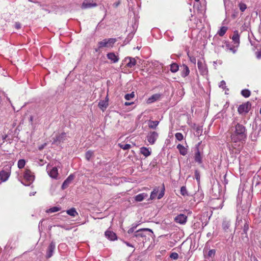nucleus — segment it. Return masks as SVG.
<instances>
[{"instance_id": "1", "label": "nucleus", "mask_w": 261, "mask_h": 261, "mask_svg": "<svg viewBox=\"0 0 261 261\" xmlns=\"http://www.w3.org/2000/svg\"><path fill=\"white\" fill-rule=\"evenodd\" d=\"M231 131L232 143H239L238 146H240V143L245 141L247 136V129L244 125L239 123L236 118L231 123Z\"/></svg>"}, {"instance_id": "2", "label": "nucleus", "mask_w": 261, "mask_h": 261, "mask_svg": "<svg viewBox=\"0 0 261 261\" xmlns=\"http://www.w3.org/2000/svg\"><path fill=\"white\" fill-rule=\"evenodd\" d=\"M153 232L150 229L142 228L136 231L133 237V238L138 239L139 241H141L140 238H146L147 235L151 237V234Z\"/></svg>"}, {"instance_id": "3", "label": "nucleus", "mask_w": 261, "mask_h": 261, "mask_svg": "<svg viewBox=\"0 0 261 261\" xmlns=\"http://www.w3.org/2000/svg\"><path fill=\"white\" fill-rule=\"evenodd\" d=\"M236 227L238 229H243V233L247 234L249 229V224L247 221L245 220H242V219H239L238 217L237 218V221L236 223Z\"/></svg>"}, {"instance_id": "4", "label": "nucleus", "mask_w": 261, "mask_h": 261, "mask_svg": "<svg viewBox=\"0 0 261 261\" xmlns=\"http://www.w3.org/2000/svg\"><path fill=\"white\" fill-rule=\"evenodd\" d=\"M116 39L114 38H110L108 39H104L101 41L98 42V48L97 49H95L96 51H98V50L102 47H110L112 46V45L115 42Z\"/></svg>"}, {"instance_id": "5", "label": "nucleus", "mask_w": 261, "mask_h": 261, "mask_svg": "<svg viewBox=\"0 0 261 261\" xmlns=\"http://www.w3.org/2000/svg\"><path fill=\"white\" fill-rule=\"evenodd\" d=\"M251 107V104L250 102L247 101L242 105L239 106L238 109V111L239 114H242L243 113H247Z\"/></svg>"}, {"instance_id": "6", "label": "nucleus", "mask_w": 261, "mask_h": 261, "mask_svg": "<svg viewBox=\"0 0 261 261\" xmlns=\"http://www.w3.org/2000/svg\"><path fill=\"white\" fill-rule=\"evenodd\" d=\"M159 137V134L156 132H150L147 135V140L150 144L153 145L155 143Z\"/></svg>"}, {"instance_id": "7", "label": "nucleus", "mask_w": 261, "mask_h": 261, "mask_svg": "<svg viewBox=\"0 0 261 261\" xmlns=\"http://www.w3.org/2000/svg\"><path fill=\"white\" fill-rule=\"evenodd\" d=\"M222 47L225 48V50L236 54L239 46H237V45L234 44H231L228 42L226 41Z\"/></svg>"}, {"instance_id": "8", "label": "nucleus", "mask_w": 261, "mask_h": 261, "mask_svg": "<svg viewBox=\"0 0 261 261\" xmlns=\"http://www.w3.org/2000/svg\"><path fill=\"white\" fill-rule=\"evenodd\" d=\"M46 170L49 176L53 178H57L58 175V169L56 167L50 168L47 165Z\"/></svg>"}, {"instance_id": "9", "label": "nucleus", "mask_w": 261, "mask_h": 261, "mask_svg": "<svg viewBox=\"0 0 261 261\" xmlns=\"http://www.w3.org/2000/svg\"><path fill=\"white\" fill-rule=\"evenodd\" d=\"M174 221L177 223L185 224L187 221V216L184 214H179L175 217Z\"/></svg>"}, {"instance_id": "10", "label": "nucleus", "mask_w": 261, "mask_h": 261, "mask_svg": "<svg viewBox=\"0 0 261 261\" xmlns=\"http://www.w3.org/2000/svg\"><path fill=\"white\" fill-rule=\"evenodd\" d=\"M96 6H97L96 3L91 2L90 0H86L83 3L81 8L83 9H86L95 7Z\"/></svg>"}, {"instance_id": "11", "label": "nucleus", "mask_w": 261, "mask_h": 261, "mask_svg": "<svg viewBox=\"0 0 261 261\" xmlns=\"http://www.w3.org/2000/svg\"><path fill=\"white\" fill-rule=\"evenodd\" d=\"M137 63V61L135 58H131V57H126L125 58L122 62V64L124 65H135Z\"/></svg>"}, {"instance_id": "12", "label": "nucleus", "mask_w": 261, "mask_h": 261, "mask_svg": "<svg viewBox=\"0 0 261 261\" xmlns=\"http://www.w3.org/2000/svg\"><path fill=\"white\" fill-rule=\"evenodd\" d=\"M234 44L237 45V46H239L240 45V35L238 31L236 30L233 32V35L231 37Z\"/></svg>"}, {"instance_id": "13", "label": "nucleus", "mask_w": 261, "mask_h": 261, "mask_svg": "<svg viewBox=\"0 0 261 261\" xmlns=\"http://www.w3.org/2000/svg\"><path fill=\"white\" fill-rule=\"evenodd\" d=\"M74 178V176L73 174H70L63 182L62 185V189L63 190L66 189L69 184H71Z\"/></svg>"}, {"instance_id": "14", "label": "nucleus", "mask_w": 261, "mask_h": 261, "mask_svg": "<svg viewBox=\"0 0 261 261\" xmlns=\"http://www.w3.org/2000/svg\"><path fill=\"white\" fill-rule=\"evenodd\" d=\"M56 245L55 243L53 242H51L47 249V253H46V257L50 258L53 254V252L55 249Z\"/></svg>"}, {"instance_id": "15", "label": "nucleus", "mask_w": 261, "mask_h": 261, "mask_svg": "<svg viewBox=\"0 0 261 261\" xmlns=\"http://www.w3.org/2000/svg\"><path fill=\"white\" fill-rule=\"evenodd\" d=\"M105 234L106 237L110 241H115L117 239L116 233L109 230H107Z\"/></svg>"}, {"instance_id": "16", "label": "nucleus", "mask_w": 261, "mask_h": 261, "mask_svg": "<svg viewBox=\"0 0 261 261\" xmlns=\"http://www.w3.org/2000/svg\"><path fill=\"white\" fill-rule=\"evenodd\" d=\"M24 178L28 181L32 182L34 179V176L32 174L31 171L29 169H26L23 175Z\"/></svg>"}, {"instance_id": "17", "label": "nucleus", "mask_w": 261, "mask_h": 261, "mask_svg": "<svg viewBox=\"0 0 261 261\" xmlns=\"http://www.w3.org/2000/svg\"><path fill=\"white\" fill-rule=\"evenodd\" d=\"M107 57L113 63H116L119 60V58H118V56H117L116 54H115L113 53H110L108 54Z\"/></svg>"}, {"instance_id": "18", "label": "nucleus", "mask_w": 261, "mask_h": 261, "mask_svg": "<svg viewBox=\"0 0 261 261\" xmlns=\"http://www.w3.org/2000/svg\"><path fill=\"white\" fill-rule=\"evenodd\" d=\"M10 176V173L6 171L2 170L0 172V179L3 181H6Z\"/></svg>"}, {"instance_id": "19", "label": "nucleus", "mask_w": 261, "mask_h": 261, "mask_svg": "<svg viewBox=\"0 0 261 261\" xmlns=\"http://www.w3.org/2000/svg\"><path fill=\"white\" fill-rule=\"evenodd\" d=\"M98 106L102 111H104L108 106V100L100 101L98 103Z\"/></svg>"}, {"instance_id": "20", "label": "nucleus", "mask_w": 261, "mask_h": 261, "mask_svg": "<svg viewBox=\"0 0 261 261\" xmlns=\"http://www.w3.org/2000/svg\"><path fill=\"white\" fill-rule=\"evenodd\" d=\"M67 135L65 133H62L61 134L57 136L55 139V142H63L66 139Z\"/></svg>"}, {"instance_id": "21", "label": "nucleus", "mask_w": 261, "mask_h": 261, "mask_svg": "<svg viewBox=\"0 0 261 261\" xmlns=\"http://www.w3.org/2000/svg\"><path fill=\"white\" fill-rule=\"evenodd\" d=\"M160 97V95L159 94H156L152 95L151 97H150L147 100V103H151L159 99Z\"/></svg>"}, {"instance_id": "22", "label": "nucleus", "mask_w": 261, "mask_h": 261, "mask_svg": "<svg viewBox=\"0 0 261 261\" xmlns=\"http://www.w3.org/2000/svg\"><path fill=\"white\" fill-rule=\"evenodd\" d=\"M140 152L145 157L149 156L151 154V151L145 147H142L140 148Z\"/></svg>"}, {"instance_id": "23", "label": "nucleus", "mask_w": 261, "mask_h": 261, "mask_svg": "<svg viewBox=\"0 0 261 261\" xmlns=\"http://www.w3.org/2000/svg\"><path fill=\"white\" fill-rule=\"evenodd\" d=\"M147 197V194L145 193H141L136 195L135 199L137 201H142L143 199Z\"/></svg>"}, {"instance_id": "24", "label": "nucleus", "mask_w": 261, "mask_h": 261, "mask_svg": "<svg viewBox=\"0 0 261 261\" xmlns=\"http://www.w3.org/2000/svg\"><path fill=\"white\" fill-rule=\"evenodd\" d=\"M159 123V121H152L149 120L148 123V127L150 128L155 129Z\"/></svg>"}, {"instance_id": "25", "label": "nucleus", "mask_w": 261, "mask_h": 261, "mask_svg": "<svg viewBox=\"0 0 261 261\" xmlns=\"http://www.w3.org/2000/svg\"><path fill=\"white\" fill-rule=\"evenodd\" d=\"M177 149L179 150V152L181 154L185 155L187 153V150L186 148L181 144H178L177 146Z\"/></svg>"}, {"instance_id": "26", "label": "nucleus", "mask_w": 261, "mask_h": 261, "mask_svg": "<svg viewBox=\"0 0 261 261\" xmlns=\"http://www.w3.org/2000/svg\"><path fill=\"white\" fill-rule=\"evenodd\" d=\"M230 226V223L229 221L224 220L222 223V227L225 231L227 232L229 227Z\"/></svg>"}, {"instance_id": "27", "label": "nucleus", "mask_w": 261, "mask_h": 261, "mask_svg": "<svg viewBox=\"0 0 261 261\" xmlns=\"http://www.w3.org/2000/svg\"><path fill=\"white\" fill-rule=\"evenodd\" d=\"M159 188L155 187L153 189V190L152 191V192L151 193L150 199L151 200L154 199L155 198V197L157 195V193L159 192Z\"/></svg>"}, {"instance_id": "28", "label": "nucleus", "mask_w": 261, "mask_h": 261, "mask_svg": "<svg viewBox=\"0 0 261 261\" xmlns=\"http://www.w3.org/2000/svg\"><path fill=\"white\" fill-rule=\"evenodd\" d=\"M228 28L226 27H222L218 32V34L220 36H223L226 32Z\"/></svg>"}, {"instance_id": "29", "label": "nucleus", "mask_w": 261, "mask_h": 261, "mask_svg": "<svg viewBox=\"0 0 261 261\" xmlns=\"http://www.w3.org/2000/svg\"><path fill=\"white\" fill-rule=\"evenodd\" d=\"M241 93L242 95L245 98L249 97L251 94V92L248 89H243Z\"/></svg>"}, {"instance_id": "30", "label": "nucleus", "mask_w": 261, "mask_h": 261, "mask_svg": "<svg viewBox=\"0 0 261 261\" xmlns=\"http://www.w3.org/2000/svg\"><path fill=\"white\" fill-rule=\"evenodd\" d=\"M67 213L72 217H75L77 215V213L76 212L75 209L74 208H71L67 211Z\"/></svg>"}, {"instance_id": "31", "label": "nucleus", "mask_w": 261, "mask_h": 261, "mask_svg": "<svg viewBox=\"0 0 261 261\" xmlns=\"http://www.w3.org/2000/svg\"><path fill=\"white\" fill-rule=\"evenodd\" d=\"M195 160L196 162H198L199 163H201V158L200 152L198 150V149H197V152L195 153Z\"/></svg>"}, {"instance_id": "32", "label": "nucleus", "mask_w": 261, "mask_h": 261, "mask_svg": "<svg viewBox=\"0 0 261 261\" xmlns=\"http://www.w3.org/2000/svg\"><path fill=\"white\" fill-rule=\"evenodd\" d=\"M199 71L201 74L205 75L207 73V68L206 66H198Z\"/></svg>"}, {"instance_id": "33", "label": "nucleus", "mask_w": 261, "mask_h": 261, "mask_svg": "<svg viewBox=\"0 0 261 261\" xmlns=\"http://www.w3.org/2000/svg\"><path fill=\"white\" fill-rule=\"evenodd\" d=\"M25 165V161L23 159H20L18 161L17 165L19 169L23 168Z\"/></svg>"}, {"instance_id": "34", "label": "nucleus", "mask_w": 261, "mask_h": 261, "mask_svg": "<svg viewBox=\"0 0 261 261\" xmlns=\"http://www.w3.org/2000/svg\"><path fill=\"white\" fill-rule=\"evenodd\" d=\"M61 210L60 207L54 206L46 211L47 213H55Z\"/></svg>"}, {"instance_id": "35", "label": "nucleus", "mask_w": 261, "mask_h": 261, "mask_svg": "<svg viewBox=\"0 0 261 261\" xmlns=\"http://www.w3.org/2000/svg\"><path fill=\"white\" fill-rule=\"evenodd\" d=\"M184 67H185V68L181 73V76L182 77H186L189 74V72H190V70H189L188 67V66H184Z\"/></svg>"}, {"instance_id": "36", "label": "nucleus", "mask_w": 261, "mask_h": 261, "mask_svg": "<svg viewBox=\"0 0 261 261\" xmlns=\"http://www.w3.org/2000/svg\"><path fill=\"white\" fill-rule=\"evenodd\" d=\"M93 151L91 150H88L85 153V158L88 161H89L90 158L93 156Z\"/></svg>"}, {"instance_id": "37", "label": "nucleus", "mask_w": 261, "mask_h": 261, "mask_svg": "<svg viewBox=\"0 0 261 261\" xmlns=\"http://www.w3.org/2000/svg\"><path fill=\"white\" fill-rule=\"evenodd\" d=\"M180 194L184 196H188V191L186 189V187L185 186H182L180 188Z\"/></svg>"}, {"instance_id": "38", "label": "nucleus", "mask_w": 261, "mask_h": 261, "mask_svg": "<svg viewBox=\"0 0 261 261\" xmlns=\"http://www.w3.org/2000/svg\"><path fill=\"white\" fill-rule=\"evenodd\" d=\"M239 7L240 10L242 12H243L247 8L246 5L243 3H239Z\"/></svg>"}, {"instance_id": "39", "label": "nucleus", "mask_w": 261, "mask_h": 261, "mask_svg": "<svg viewBox=\"0 0 261 261\" xmlns=\"http://www.w3.org/2000/svg\"><path fill=\"white\" fill-rule=\"evenodd\" d=\"M135 96V94H134V92H132L131 93H129V94H126L124 97H125V99L127 100H130V99L134 98Z\"/></svg>"}, {"instance_id": "40", "label": "nucleus", "mask_w": 261, "mask_h": 261, "mask_svg": "<svg viewBox=\"0 0 261 261\" xmlns=\"http://www.w3.org/2000/svg\"><path fill=\"white\" fill-rule=\"evenodd\" d=\"M216 253V251L215 249H212L208 251L207 256L208 257H213L214 256Z\"/></svg>"}, {"instance_id": "41", "label": "nucleus", "mask_w": 261, "mask_h": 261, "mask_svg": "<svg viewBox=\"0 0 261 261\" xmlns=\"http://www.w3.org/2000/svg\"><path fill=\"white\" fill-rule=\"evenodd\" d=\"M175 137L176 139L178 141H181L184 138L182 134L180 133H176L175 135Z\"/></svg>"}, {"instance_id": "42", "label": "nucleus", "mask_w": 261, "mask_h": 261, "mask_svg": "<svg viewBox=\"0 0 261 261\" xmlns=\"http://www.w3.org/2000/svg\"><path fill=\"white\" fill-rule=\"evenodd\" d=\"M164 191H165V187H164V185H163V187L162 188V190L158 197V199H161L164 196Z\"/></svg>"}, {"instance_id": "43", "label": "nucleus", "mask_w": 261, "mask_h": 261, "mask_svg": "<svg viewBox=\"0 0 261 261\" xmlns=\"http://www.w3.org/2000/svg\"><path fill=\"white\" fill-rule=\"evenodd\" d=\"M131 147V145L128 144H125L124 145H121L120 147L123 149V150H127L129 149Z\"/></svg>"}, {"instance_id": "44", "label": "nucleus", "mask_w": 261, "mask_h": 261, "mask_svg": "<svg viewBox=\"0 0 261 261\" xmlns=\"http://www.w3.org/2000/svg\"><path fill=\"white\" fill-rule=\"evenodd\" d=\"M170 257L174 259H176L178 257V254L177 253L173 252L170 254Z\"/></svg>"}, {"instance_id": "45", "label": "nucleus", "mask_w": 261, "mask_h": 261, "mask_svg": "<svg viewBox=\"0 0 261 261\" xmlns=\"http://www.w3.org/2000/svg\"><path fill=\"white\" fill-rule=\"evenodd\" d=\"M179 69V66H170V70L172 72H176Z\"/></svg>"}, {"instance_id": "46", "label": "nucleus", "mask_w": 261, "mask_h": 261, "mask_svg": "<svg viewBox=\"0 0 261 261\" xmlns=\"http://www.w3.org/2000/svg\"><path fill=\"white\" fill-rule=\"evenodd\" d=\"M219 87L223 89H225L226 87L225 82L224 81H222L219 84Z\"/></svg>"}, {"instance_id": "47", "label": "nucleus", "mask_w": 261, "mask_h": 261, "mask_svg": "<svg viewBox=\"0 0 261 261\" xmlns=\"http://www.w3.org/2000/svg\"><path fill=\"white\" fill-rule=\"evenodd\" d=\"M137 226V225H133V226L128 230L127 232L128 233H129V234L133 233L135 231V230Z\"/></svg>"}, {"instance_id": "48", "label": "nucleus", "mask_w": 261, "mask_h": 261, "mask_svg": "<svg viewBox=\"0 0 261 261\" xmlns=\"http://www.w3.org/2000/svg\"><path fill=\"white\" fill-rule=\"evenodd\" d=\"M195 176L196 180L199 181L200 180V174L197 170H196L195 172Z\"/></svg>"}, {"instance_id": "49", "label": "nucleus", "mask_w": 261, "mask_h": 261, "mask_svg": "<svg viewBox=\"0 0 261 261\" xmlns=\"http://www.w3.org/2000/svg\"><path fill=\"white\" fill-rule=\"evenodd\" d=\"M15 27L16 29H19L21 28V24L19 22H16L15 23Z\"/></svg>"}, {"instance_id": "50", "label": "nucleus", "mask_w": 261, "mask_h": 261, "mask_svg": "<svg viewBox=\"0 0 261 261\" xmlns=\"http://www.w3.org/2000/svg\"><path fill=\"white\" fill-rule=\"evenodd\" d=\"M256 56L258 59L261 58V51H257L256 53Z\"/></svg>"}, {"instance_id": "51", "label": "nucleus", "mask_w": 261, "mask_h": 261, "mask_svg": "<svg viewBox=\"0 0 261 261\" xmlns=\"http://www.w3.org/2000/svg\"><path fill=\"white\" fill-rule=\"evenodd\" d=\"M243 28V30H246L248 28L247 25L245 23L242 27Z\"/></svg>"}, {"instance_id": "52", "label": "nucleus", "mask_w": 261, "mask_h": 261, "mask_svg": "<svg viewBox=\"0 0 261 261\" xmlns=\"http://www.w3.org/2000/svg\"><path fill=\"white\" fill-rule=\"evenodd\" d=\"M124 243L127 246H129V247H134V246L130 244V243L127 242H124Z\"/></svg>"}, {"instance_id": "53", "label": "nucleus", "mask_w": 261, "mask_h": 261, "mask_svg": "<svg viewBox=\"0 0 261 261\" xmlns=\"http://www.w3.org/2000/svg\"><path fill=\"white\" fill-rule=\"evenodd\" d=\"M132 103H133V102H125V103H124V105H125V106H129V105H131V104H132Z\"/></svg>"}, {"instance_id": "54", "label": "nucleus", "mask_w": 261, "mask_h": 261, "mask_svg": "<svg viewBox=\"0 0 261 261\" xmlns=\"http://www.w3.org/2000/svg\"><path fill=\"white\" fill-rule=\"evenodd\" d=\"M119 5V3H114V5L115 7H117Z\"/></svg>"}, {"instance_id": "55", "label": "nucleus", "mask_w": 261, "mask_h": 261, "mask_svg": "<svg viewBox=\"0 0 261 261\" xmlns=\"http://www.w3.org/2000/svg\"><path fill=\"white\" fill-rule=\"evenodd\" d=\"M170 65L173 66V65H178L176 63H172Z\"/></svg>"}, {"instance_id": "56", "label": "nucleus", "mask_w": 261, "mask_h": 261, "mask_svg": "<svg viewBox=\"0 0 261 261\" xmlns=\"http://www.w3.org/2000/svg\"><path fill=\"white\" fill-rule=\"evenodd\" d=\"M157 63H158V62L155 61L154 62H153L152 64H153V65H155Z\"/></svg>"}, {"instance_id": "57", "label": "nucleus", "mask_w": 261, "mask_h": 261, "mask_svg": "<svg viewBox=\"0 0 261 261\" xmlns=\"http://www.w3.org/2000/svg\"><path fill=\"white\" fill-rule=\"evenodd\" d=\"M191 61H192V62L193 63L195 64V61H196V60H195V59H193V60H191Z\"/></svg>"}, {"instance_id": "58", "label": "nucleus", "mask_w": 261, "mask_h": 261, "mask_svg": "<svg viewBox=\"0 0 261 261\" xmlns=\"http://www.w3.org/2000/svg\"><path fill=\"white\" fill-rule=\"evenodd\" d=\"M43 147H44V146H42L41 147H40L39 148V149L40 150H41V149H42L43 148Z\"/></svg>"}, {"instance_id": "59", "label": "nucleus", "mask_w": 261, "mask_h": 261, "mask_svg": "<svg viewBox=\"0 0 261 261\" xmlns=\"http://www.w3.org/2000/svg\"><path fill=\"white\" fill-rule=\"evenodd\" d=\"M232 16L233 18H235V17H236V14H232Z\"/></svg>"}, {"instance_id": "60", "label": "nucleus", "mask_w": 261, "mask_h": 261, "mask_svg": "<svg viewBox=\"0 0 261 261\" xmlns=\"http://www.w3.org/2000/svg\"><path fill=\"white\" fill-rule=\"evenodd\" d=\"M195 1L196 2H199V0H195Z\"/></svg>"}, {"instance_id": "61", "label": "nucleus", "mask_w": 261, "mask_h": 261, "mask_svg": "<svg viewBox=\"0 0 261 261\" xmlns=\"http://www.w3.org/2000/svg\"><path fill=\"white\" fill-rule=\"evenodd\" d=\"M259 112L261 114V108L260 109Z\"/></svg>"}]
</instances>
